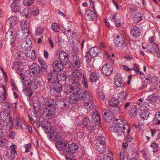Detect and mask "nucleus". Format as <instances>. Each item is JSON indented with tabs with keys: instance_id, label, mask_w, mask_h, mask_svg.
Returning <instances> with one entry per match:
<instances>
[{
	"instance_id": "1",
	"label": "nucleus",
	"mask_w": 160,
	"mask_h": 160,
	"mask_svg": "<svg viewBox=\"0 0 160 160\" xmlns=\"http://www.w3.org/2000/svg\"><path fill=\"white\" fill-rule=\"evenodd\" d=\"M110 129L112 132L120 135L123 133L126 136H128L130 132L129 126L123 117L114 120L113 124H110Z\"/></svg>"
},
{
	"instance_id": "2",
	"label": "nucleus",
	"mask_w": 160,
	"mask_h": 160,
	"mask_svg": "<svg viewBox=\"0 0 160 160\" xmlns=\"http://www.w3.org/2000/svg\"><path fill=\"white\" fill-rule=\"evenodd\" d=\"M125 36L122 34H120L117 35L114 38L115 46L121 48H123L127 45L126 42H125Z\"/></svg>"
},
{
	"instance_id": "3",
	"label": "nucleus",
	"mask_w": 160,
	"mask_h": 160,
	"mask_svg": "<svg viewBox=\"0 0 160 160\" xmlns=\"http://www.w3.org/2000/svg\"><path fill=\"white\" fill-rule=\"evenodd\" d=\"M78 148V146L75 143H73L69 145L68 147H66L63 150V154L65 155L67 158H70V155H72L73 152H76Z\"/></svg>"
},
{
	"instance_id": "4",
	"label": "nucleus",
	"mask_w": 160,
	"mask_h": 160,
	"mask_svg": "<svg viewBox=\"0 0 160 160\" xmlns=\"http://www.w3.org/2000/svg\"><path fill=\"white\" fill-rule=\"evenodd\" d=\"M40 70L41 68L39 65L38 64L34 63L30 66L29 72L34 76L39 78L41 75Z\"/></svg>"
},
{
	"instance_id": "5",
	"label": "nucleus",
	"mask_w": 160,
	"mask_h": 160,
	"mask_svg": "<svg viewBox=\"0 0 160 160\" xmlns=\"http://www.w3.org/2000/svg\"><path fill=\"white\" fill-rule=\"evenodd\" d=\"M80 86L78 81L73 82L69 88L67 89L66 92L73 93H81L80 91Z\"/></svg>"
},
{
	"instance_id": "6",
	"label": "nucleus",
	"mask_w": 160,
	"mask_h": 160,
	"mask_svg": "<svg viewBox=\"0 0 160 160\" xmlns=\"http://www.w3.org/2000/svg\"><path fill=\"white\" fill-rule=\"evenodd\" d=\"M130 9L132 10L131 14L133 16L132 18L133 21L136 23L139 22L142 20V16L140 13H136V12L138 10V7H131Z\"/></svg>"
},
{
	"instance_id": "7",
	"label": "nucleus",
	"mask_w": 160,
	"mask_h": 160,
	"mask_svg": "<svg viewBox=\"0 0 160 160\" xmlns=\"http://www.w3.org/2000/svg\"><path fill=\"white\" fill-rule=\"evenodd\" d=\"M58 58L60 62H62L64 65L69 64V56L68 53L63 51H60Z\"/></svg>"
},
{
	"instance_id": "8",
	"label": "nucleus",
	"mask_w": 160,
	"mask_h": 160,
	"mask_svg": "<svg viewBox=\"0 0 160 160\" xmlns=\"http://www.w3.org/2000/svg\"><path fill=\"white\" fill-rule=\"evenodd\" d=\"M58 72L55 71L50 72L48 75L47 79L49 83L52 84L56 83L57 80Z\"/></svg>"
},
{
	"instance_id": "9",
	"label": "nucleus",
	"mask_w": 160,
	"mask_h": 160,
	"mask_svg": "<svg viewBox=\"0 0 160 160\" xmlns=\"http://www.w3.org/2000/svg\"><path fill=\"white\" fill-rule=\"evenodd\" d=\"M103 112V117L105 121L106 122H110L113 117V112L109 109L104 110Z\"/></svg>"
},
{
	"instance_id": "10",
	"label": "nucleus",
	"mask_w": 160,
	"mask_h": 160,
	"mask_svg": "<svg viewBox=\"0 0 160 160\" xmlns=\"http://www.w3.org/2000/svg\"><path fill=\"white\" fill-rule=\"evenodd\" d=\"M5 38L6 41L12 43H14L16 40L15 33L11 29L8 30L7 32Z\"/></svg>"
},
{
	"instance_id": "11",
	"label": "nucleus",
	"mask_w": 160,
	"mask_h": 160,
	"mask_svg": "<svg viewBox=\"0 0 160 160\" xmlns=\"http://www.w3.org/2000/svg\"><path fill=\"white\" fill-rule=\"evenodd\" d=\"M12 68L15 70H17L18 74L20 76L24 74L23 71V66L22 63L19 62H15L12 66Z\"/></svg>"
},
{
	"instance_id": "12",
	"label": "nucleus",
	"mask_w": 160,
	"mask_h": 160,
	"mask_svg": "<svg viewBox=\"0 0 160 160\" xmlns=\"http://www.w3.org/2000/svg\"><path fill=\"white\" fill-rule=\"evenodd\" d=\"M112 68L110 65L106 63L102 68V72L107 76L110 75L112 71Z\"/></svg>"
},
{
	"instance_id": "13",
	"label": "nucleus",
	"mask_w": 160,
	"mask_h": 160,
	"mask_svg": "<svg viewBox=\"0 0 160 160\" xmlns=\"http://www.w3.org/2000/svg\"><path fill=\"white\" fill-rule=\"evenodd\" d=\"M81 94H72L69 98L70 103L72 104L77 103L81 99Z\"/></svg>"
},
{
	"instance_id": "14",
	"label": "nucleus",
	"mask_w": 160,
	"mask_h": 160,
	"mask_svg": "<svg viewBox=\"0 0 160 160\" xmlns=\"http://www.w3.org/2000/svg\"><path fill=\"white\" fill-rule=\"evenodd\" d=\"M86 18L89 21H95L97 19V15L93 10H89L87 11Z\"/></svg>"
},
{
	"instance_id": "15",
	"label": "nucleus",
	"mask_w": 160,
	"mask_h": 160,
	"mask_svg": "<svg viewBox=\"0 0 160 160\" xmlns=\"http://www.w3.org/2000/svg\"><path fill=\"white\" fill-rule=\"evenodd\" d=\"M19 1V0H15L11 5L10 8L12 12L16 13L20 11L21 9Z\"/></svg>"
},
{
	"instance_id": "16",
	"label": "nucleus",
	"mask_w": 160,
	"mask_h": 160,
	"mask_svg": "<svg viewBox=\"0 0 160 160\" xmlns=\"http://www.w3.org/2000/svg\"><path fill=\"white\" fill-rule=\"evenodd\" d=\"M92 98V97L91 93L87 91H85L81 96V100H83L84 103L90 102Z\"/></svg>"
},
{
	"instance_id": "17",
	"label": "nucleus",
	"mask_w": 160,
	"mask_h": 160,
	"mask_svg": "<svg viewBox=\"0 0 160 160\" xmlns=\"http://www.w3.org/2000/svg\"><path fill=\"white\" fill-rule=\"evenodd\" d=\"M52 65L54 69L53 71L59 72V71H61L64 65L60 62V61L56 60L53 62Z\"/></svg>"
},
{
	"instance_id": "18",
	"label": "nucleus",
	"mask_w": 160,
	"mask_h": 160,
	"mask_svg": "<svg viewBox=\"0 0 160 160\" xmlns=\"http://www.w3.org/2000/svg\"><path fill=\"white\" fill-rule=\"evenodd\" d=\"M20 76L22 80V82L23 86L27 88L29 87L31 81L29 77L24 74Z\"/></svg>"
},
{
	"instance_id": "19",
	"label": "nucleus",
	"mask_w": 160,
	"mask_h": 160,
	"mask_svg": "<svg viewBox=\"0 0 160 160\" xmlns=\"http://www.w3.org/2000/svg\"><path fill=\"white\" fill-rule=\"evenodd\" d=\"M55 110L53 109H51L47 107L44 111L43 113V117L47 118V119H50L53 116V112Z\"/></svg>"
},
{
	"instance_id": "20",
	"label": "nucleus",
	"mask_w": 160,
	"mask_h": 160,
	"mask_svg": "<svg viewBox=\"0 0 160 160\" xmlns=\"http://www.w3.org/2000/svg\"><path fill=\"white\" fill-rule=\"evenodd\" d=\"M29 33L30 31L28 29L26 30L25 31L22 30H18L17 32V34L19 38L22 39H25L29 36Z\"/></svg>"
},
{
	"instance_id": "21",
	"label": "nucleus",
	"mask_w": 160,
	"mask_h": 160,
	"mask_svg": "<svg viewBox=\"0 0 160 160\" xmlns=\"http://www.w3.org/2000/svg\"><path fill=\"white\" fill-rule=\"evenodd\" d=\"M56 148L58 150L60 151H63V150L66 147H67V144L63 141H57L56 142Z\"/></svg>"
},
{
	"instance_id": "22",
	"label": "nucleus",
	"mask_w": 160,
	"mask_h": 160,
	"mask_svg": "<svg viewBox=\"0 0 160 160\" xmlns=\"http://www.w3.org/2000/svg\"><path fill=\"white\" fill-rule=\"evenodd\" d=\"M130 32L133 37L136 38L140 35L141 30L138 27L133 26L131 29Z\"/></svg>"
},
{
	"instance_id": "23",
	"label": "nucleus",
	"mask_w": 160,
	"mask_h": 160,
	"mask_svg": "<svg viewBox=\"0 0 160 160\" xmlns=\"http://www.w3.org/2000/svg\"><path fill=\"white\" fill-rule=\"evenodd\" d=\"M89 52L90 53L91 56H92V58H94L98 56L100 54L101 50L99 48L94 47L91 48Z\"/></svg>"
},
{
	"instance_id": "24",
	"label": "nucleus",
	"mask_w": 160,
	"mask_h": 160,
	"mask_svg": "<svg viewBox=\"0 0 160 160\" xmlns=\"http://www.w3.org/2000/svg\"><path fill=\"white\" fill-rule=\"evenodd\" d=\"M25 54L28 58L32 60H35L38 57L37 53L34 50H27Z\"/></svg>"
},
{
	"instance_id": "25",
	"label": "nucleus",
	"mask_w": 160,
	"mask_h": 160,
	"mask_svg": "<svg viewBox=\"0 0 160 160\" xmlns=\"http://www.w3.org/2000/svg\"><path fill=\"white\" fill-rule=\"evenodd\" d=\"M147 48L148 51L152 53L156 52L159 49L158 45L152 42H150L148 44L147 46Z\"/></svg>"
},
{
	"instance_id": "26",
	"label": "nucleus",
	"mask_w": 160,
	"mask_h": 160,
	"mask_svg": "<svg viewBox=\"0 0 160 160\" xmlns=\"http://www.w3.org/2000/svg\"><path fill=\"white\" fill-rule=\"evenodd\" d=\"M1 121L3 123H6L11 119L10 113L1 112Z\"/></svg>"
},
{
	"instance_id": "27",
	"label": "nucleus",
	"mask_w": 160,
	"mask_h": 160,
	"mask_svg": "<svg viewBox=\"0 0 160 160\" xmlns=\"http://www.w3.org/2000/svg\"><path fill=\"white\" fill-rule=\"evenodd\" d=\"M92 116L93 121L94 122L95 124L98 125L101 123V120L99 112L96 111L92 113Z\"/></svg>"
},
{
	"instance_id": "28",
	"label": "nucleus",
	"mask_w": 160,
	"mask_h": 160,
	"mask_svg": "<svg viewBox=\"0 0 160 160\" xmlns=\"http://www.w3.org/2000/svg\"><path fill=\"white\" fill-rule=\"evenodd\" d=\"M38 60L39 62L41 64V72H42L43 74H46L48 72V66L46 62L39 58H38Z\"/></svg>"
},
{
	"instance_id": "29",
	"label": "nucleus",
	"mask_w": 160,
	"mask_h": 160,
	"mask_svg": "<svg viewBox=\"0 0 160 160\" xmlns=\"http://www.w3.org/2000/svg\"><path fill=\"white\" fill-rule=\"evenodd\" d=\"M117 13H113L111 14L110 18L112 21L113 20L117 27H119L122 25V23L120 20L117 17Z\"/></svg>"
},
{
	"instance_id": "30",
	"label": "nucleus",
	"mask_w": 160,
	"mask_h": 160,
	"mask_svg": "<svg viewBox=\"0 0 160 160\" xmlns=\"http://www.w3.org/2000/svg\"><path fill=\"white\" fill-rule=\"evenodd\" d=\"M82 74L81 73L78 71H76L73 72L71 77V79L73 82L80 80L81 78Z\"/></svg>"
},
{
	"instance_id": "31",
	"label": "nucleus",
	"mask_w": 160,
	"mask_h": 160,
	"mask_svg": "<svg viewBox=\"0 0 160 160\" xmlns=\"http://www.w3.org/2000/svg\"><path fill=\"white\" fill-rule=\"evenodd\" d=\"M18 18L16 16H12L7 20V24L10 26L12 27L16 24Z\"/></svg>"
},
{
	"instance_id": "32",
	"label": "nucleus",
	"mask_w": 160,
	"mask_h": 160,
	"mask_svg": "<svg viewBox=\"0 0 160 160\" xmlns=\"http://www.w3.org/2000/svg\"><path fill=\"white\" fill-rule=\"evenodd\" d=\"M39 84L40 83L38 80L34 79H32V81H31L30 86L29 87L32 90H35L38 88Z\"/></svg>"
},
{
	"instance_id": "33",
	"label": "nucleus",
	"mask_w": 160,
	"mask_h": 160,
	"mask_svg": "<svg viewBox=\"0 0 160 160\" xmlns=\"http://www.w3.org/2000/svg\"><path fill=\"white\" fill-rule=\"evenodd\" d=\"M32 44L31 40L30 39H27L22 42L21 47L23 49L27 51L30 47Z\"/></svg>"
},
{
	"instance_id": "34",
	"label": "nucleus",
	"mask_w": 160,
	"mask_h": 160,
	"mask_svg": "<svg viewBox=\"0 0 160 160\" xmlns=\"http://www.w3.org/2000/svg\"><path fill=\"white\" fill-rule=\"evenodd\" d=\"M99 75L96 72H92L90 75V79L91 82H96L99 80Z\"/></svg>"
},
{
	"instance_id": "35",
	"label": "nucleus",
	"mask_w": 160,
	"mask_h": 160,
	"mask_svg": "<svg viewBox=\"0 0 160 160\" xmlns=\"http://www.w3.org/2000/svg\"><path fill=\"white\" fill-rule=\"evenodd\" d=\"M95 148L100 153H102L106 150V144H100L98 143H96Z\"/></svg>"
},
{
	"instance_id": "36",
	"label": "nucleus",
	"mask_w": 160,
	"mask_h": 160,
	"mask_svg": "<svg viewBox=\"0 0 160 160\" xmlns=\"http://www.w3.org/2000/svg\"><path fill=\"white\" fill-rule=\"evenodd\" d=\"M81 58L79 56H74L73 57V66L76 68H79L81 63Z\"/></svg>"
},
{
	"instance_id": "37",
	"label": "nucleus",
	"mask_w": 160,
	"mask_h": 160,
	"mask_svg": "<svg viewBox=\"0 0 160 160\" xmlns=\"http://www.w3.org/2000/svg\"><path fill=\"white\" fill-rule=\"evenodd\" d=\"M152 124L154 125L160 124V112H157L152 120Z\"/></svg>"
},
{
	"instance_id": "38",
	"label": "nucleus",
	"mask_w": 160,
	"mask_h": 160,
	"mask_svg": "<svg viewBox=\"0 0 160 160\" xmlns=\"http://www.w3.org/2000/svg\"><path fill=\"white\" fill-rule=\"evenodd\" d=\"M57 107V104L56 101L52 99H50L48 101V104L47 107L51 109H55V108Z\"/></svg>"
},
{
	"instance_id": "39",
	"label": "nucleus",
	"mask_w": 160,
	"mask_h": 160,
	"mask_svg": "<svg viewBox=\"0 0 160 160\" xmlns=\"http://www.w3.org/2000/svg\"><path fill=\"white\" fill-rule=\"evenodd\" d=\"M52 85L54 86V88L55 91L58 93L61 92L62 90V84L58 82H56L55 84H52Z\"/></svg>"
},
{
	"instance_id": "40",
	"label": "nucleus",
	"mask_w": 160,
	"mask_h": 160,
	"mask_svg": "<svg viewBox=\"0 0 160 160\" xmlns=\"http://www.w3.org/2000/svg\"><path fill=\"white\" fill-rule=\"evenodd\" d=\"M114 83L118 87H122L124 86L125 83L123 81L117 77L114 78Z\"/></svg>"
},
{
	"instance_id": "41",
	"label": "nucleus",
	"mask_w": 160,
	"mask_h": 160,
	"mask_svg": "<svg viewBox=\"0 0 160 160\" xmlns=\"http://www.w3.org/2000/svg\"><path fill=\"white\" fill-rule=\"evenodd\" d=\"M137 110L136 107L134 105L132 106V108L130 109L128 113L131 117L134 118L137 115Z\"/></svg>"
},
{
	"instance_id": "42",
	"label": "nucleus",
	"mask_w": 160,
	"mask_h": 160,
	"mask_svg": "<svg viewBox=\"0 0 160 160\" xmlns=\"http://www.w3.org/2000/svg\"><path fill=\"white\" fill-rule=\"evenodd\" d=\"M31 13V10L28 8H25L21 12V13L22 16H25L27 18L30 17Z\"/></svg>"
},
{
	"instance_id": "43",
	"label": "nucleus",
	"mask_w": 160,
	"mask_h": 160,
	"mask_svg": "<svg viewBox=\"0 0 160 160\" xmlns=\"http://www.w3.org/2000/svg\"><path fill=\"white\" fill-rule=\"evenodd\" d=\"M158 98L155 94H152L148 96L147 101L150 103L156 102Z\"/></svg>"
},
{
	"instance_id": "44",
	"label": "nucleus",
	"mask_w": 160,
	"mask_h": 160,
	"mask_svg": "<svg viewBox=\"0 0 160 160\" xmlns=\"http://www.w3.org/2000/svg\"><path fill=\"white\" fill-rule=\"evenodd\" d=\"M127 96V93L125 91H122L118 94V100L122 101L126 99Z\"/></svg>"
},
{
	"instance_id": "45",
	"label": "nucleus",
	"mask_w": 160,
	"mask_h": 160,
	"mask_svg": "<svg viewBox=\"0 0 160 160\" xmlns=\"http://www.w3.org/2000/svg\"><path fill=\"white\" fill-rule=\"evenodd\" d=\"M109 105L112 106H117L119 104V101L114 98H111L109 101Z\"/></svg>"
},
{
	"instance_id": "46",
	"label": "nucleus",
	"mask_w": 160,
	"mask_h": 160,
	"mask_svg": "<svg viewBox=\"0 0 160 160\" xmlns=\"http://www.w3.org/2000/svg\"><path fill=\"white\" fill-rule=\"evenodd\" d=\"M91 121L89 118L87 117H85L83 118L82 124L83 127H88L90 124Z\"/></svg>"
},
{
	"instance_id": "47",
	"label": "nucleus",
	"mask_w": 160,
	"mask_h": 160,
	"mask_svg": "<svg viewBox=\"0 0 160 160\" xmlns=\"http://www.w3.org/2000/svg\"><path fill=\"white\" fill-rule=\"evenodd\" d=\"M29 23L27 20H23L21 24L22 30L24 31H25L26 29L29 30Z\"/></svg>"
},
{
	"instance_id": "48",
	"label": "nucleus",
	"mask_w": 160,
	"mask_h": 160,
	"mask_svg": "<svg viewBox=\"0 0 160 160\" xmlns=\"http://www.w3.org/2000/svg\"><path fill=\"white\" fill-rule=\"evenodd\" d=\"M52 28L54 32H58L60 30L59 25L56 23H53L52 25Z\"/></svg>"
},
{
	"instance_id": "49",
	"label": "nucleus",
	"mask_w": 160,
	"mask_h": 160,
	"mask_svg": "<svg viewBox=\"0 0 160 160\" xmlns=\"http://www.w3.org/2000/svg\"><path fill=\"white\" fill-rule=\"evenodd\" d=\"M10 105V104L8 102L5 104V105L3 107V110L1 112L9 113L10 112V108H11Z\"/></svg>"
},
{
	"instance_id": "50",
	"label": "nucleus",
	"mask_w": 160,
	"mask_h": 160,
	"mask_svg": "<svg viewBox=\"0 0 160 160\" xmlns=\"http://www.w3.org/2000/svg\"><path fill=\"white\" fill-rule=\"evenodd\" d=\"M106 138H105L102 136L98 137L96 143H98L100 144H106Z\"/></svg>"
},
{
	"instance_id": "51",
	"label": "nucleus",
	"mask_w": 160,
	"mask_h": 160,
	"mask_svg": "<svg viewBox=\"0 0 160 160\" xmlns=\"http://www.w3.org/2000/svg\"><path fill=\"white\" fill-rule=\"evenodd\" d=\"M57 76V79L59 81H64L66 78V75L64 74V72H63V73H60L58 72Z\"/></svg>"
},
{
	"instance_id": "52",
	"label": "nucleus",
	"mask_w": 160,
	"mask_h": 160,
	"mask_svg": "<svg viewBox=\"0 0 160 160\" xmlns=\"http://www.w3.org/2000/svg\"><path fill=\"white\" fill-rule=\"evenodd\" d=\"M140 116L142 119L147 120L149 117V114L145 110H143L141 112Z\"/></svg>"
},
{
	"instance_id": "53",
	"label": "nucleus",
	"mask_w": 160,
	"mask_h": 160,
	"mask_svg": "<svg viewBox=\"0 0 160 160\" xmlns=\"http://www.w3.org/2000/svg\"><path fill=\"white\" fill-rule=\"evenodd\" d=\"M82 83L84 87L86 88H87L88 87V80L86 78V76L85 75H83V78L82 81Z\"/></svg>"
},
{
	"instance_id": "54",
	"label": "nucleus",
	"mask_w": 160,
	"mask_h": 160,
	"mask_svg": "<svg viewBox=\"0 0 160 160\" xmlns=\"http://www.w3.org/2000/svg\"><path fill=\"white\" fill-rule=\"evenodd\" d=\"M113 155L112 152L105 154L103 159L104 160H113Z\"/></svg>"
},
{
	"instance_id": "55",
	"label": "nucleus",
	"mask_w": 160,
	"mask_h": 160,
	"mask_svg": "<svg viewBox=\"0 0 160 160\" xmlns=\"http://www.w3.org/2000/svg\"><path fill=\"white\" fill-rule=\"evenodd\" d=\"M90 53L89 52H87L86 53V55L84 57L86 60L87 63H89L90 62L91 60V58H92V56H91Z\"/></svg>"
},
{
	"instance_id": "56",
	"label": "nucleus",
	"mask_w": 160,
	"mask_h": 160,
	"mask_svg": "<svg viewBox=\"0 0 160 160\" xmlns=\"http://www.w3.org/2000/svg\"><path fill=\"white\" fill-rule=\"evenodd\" d=\"M90 102H88L85 103L84 106H86L85 108L88 110H89L90 111L92 110L94 108V105L92 103V102L91 101Z\"/></svg>"
},
{
	"instance_id": "57",
	"label": "nucleus",
	"mask_w": 160,
	"mask_h": 160,
	"mask_svg": "<svg viewBox=\"0 0 160 160\" xmlns=\"http://www.w3.org/2000/svg\"><path fill=\"white\" fill-rule=\"evenodd\" d=\"M31 10L32 15L34 16H37L39 14L38 9L36 6H34Z\"/></svg>"
},
{
	"instance_id": "58",
	"label": "nucleus",
	"mask_w": 160,
	"mask_h": 160,
	"mask_svg": "<svg viewBox=\"0 0 160 160\" xmlns=\"http://www.w3.org/2000/svg\"><path fill=\"white\" fill-rule=\"evenodd\" d=\"M7 153V157L9 159L12 160L14 159L16 153H13V152H8Z\"/></svg>"
},
{
	"instance_id": "59",
	"label": "nucleus",
	"mask_w": 160,
	"mask_h": 160,
	"mask_svg": "<svg viewBox=\"0 0 160 160\" xmlns=\"http://www.w3.org/2000/svg\"><path fill=\"white\" fill-rule=\"evenodd\" d=\"M34 0H24L23 4L26 6H29L31 5L33 2Z\"/></svg>"
},
{
	"instance_id": "60",
	"label": "nucleus",
	"mask_w": 160,
	"mask_h": 160,
	"mask_svg": "<svg viewBox=\"0 0 160 160\" xmlns=\"http://www.w3.org/2000/svg\"><path fill=\"white\" fill-rule=\"evenodd\" d=\"M24 147L26 148L25 152H28L31 151V145L30 143L24 145Z\"/></svg>"
},
{
	"instance_id": "61",
	"label": "nucleus",
	"mask_w": 160,
	"mask_h": 160,
	"mask_svg": "<svg viewBox=\"0 0 160 160\" xmlns=\"http://www.w3.org/2000/svg\"><path fill=\"white\" fill-rule=\"evenodd\" d=\"M151 147L153 148V151L155 152H157L158 151V145L156 143H153L151 145Z\"/></svg>"
},
{
	"instance_id": "62",
	"label": "nucleus",
	"mask_w": 160,
	"mask_h": 160,
	"mask_svg": "<svg viewBox=\"0 0 160 160\" xmlns=\"http://www.w3.org/2000/svg\"><path fill=\"white\" fill-rule=\"evenodd\" d=\"M43 29L41 28H38L35 31L36 35H40L42 33Z\"/></svg>"
},
{
	"instance_id": "63",
	"label": "nucleus",
	"mask_w": 160,
	"mask_h": 160,
	"mask_svg": "<svg viewBox=\"0 0 160 160\" xmlns=\"http://www.w3.org/2000/svg\"><path fill=\"white\" fill-rule=\"evenodd\" d=\"M21 120L19 118H17L15 121V127L16 128L18 129L20 128V124L22 122H20Z\"/></svg>"
},
{
	"instance_id": "64",
	"label": "nucleus",
	"mask_w": 160,
	"mask_h": 160,
	"mask_svg": "<svg viewBox=\"0 0 160 160\" xmlns=\"http://www.w3.org/2000/svg\"><path fill=\"white\" fill-rule=\"evenodd\" d=\"M126 152L124 151H121L120 153V160H124Z\"/></svg>"
}]
</instances>
